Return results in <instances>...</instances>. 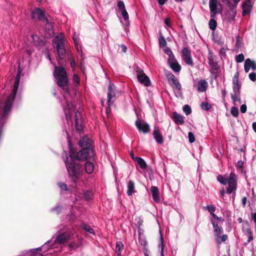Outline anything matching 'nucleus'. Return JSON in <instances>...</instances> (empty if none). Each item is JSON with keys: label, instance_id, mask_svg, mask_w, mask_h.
<instances>
[{"label": "nucleus", "instance_id": "1", "mask_svg": "<svg viewBox=\"0 0 256 256\" xmlns=\"http://www.w3.org/2000/svg\"><path fill=\"white\" fill-rule=\"evenodd\" d=\"M80 156L68 152L64 160V162L68 171V174L70 180L76 184L84 174V165L81 163L90 159L84 158Z\"/></svg>", "mask_w": 256, "mask_h": 256}, {"label": "nucleus", "instance_id": "2", "mask_svg": "<svg viewBox=\"0 0 256 256\" xmlns=\"http://www.w3.org/2000/svg\"><path fill=\"white\" fill-rule=\"evenodd\" d=\"M78 145L81 148V150L78 151L72 146L70 141L68 140V152L79 156L82 154L81 156L84 157L85 158H87L92 160L94 159L96 154L92 146L90 138L87 136H83L80 140Z\"/></svg>", "mask_w": 256, "mask_h": 256}, {"label": "nucleus", "instance_id": "3", "mask_svg": "<svg viewBox=\"0 0 256 256\" xmlns=\"http://www.w3.org/2000/svg\"><path fill=\"white\" fill-rule=\"evenodd\" d=\"M20 80V77L16 76L12 91V93L8 96L5 103V105L3 108L2 116L4 118L9 114L11 110L18 88Z\"/></svg>", "mask_w": 256, "mask_h": 256}, {"label": "nucleus", "instance_id": "4", "mask_svg": "<svg viewBox=\"0 0 256 256\" xmlns=\"http://www.w3.org/2000/svg\"><path fill=\"white\" fill-rule=\"evenodd\" d=\"M217 180L222 184L228 185L226 189L227 193L230 194L236 190L237 177L235 174L231 172L228 178H225L222 175H218L217 176Z\"/></svg>", "mask_w": 256, "mask_h": 256}, {"label": "nucleus", "instance_id": "5", "mask_svg": "<svg viewBox=\"0 0 256 256\" xmlns=\"http://www.w3.org/2000/svg\"><path fill=\"white\" fill-rule=\"evenodd\" d=\"M54 46L56 48L60 59L63 60L66 56V50L62 34L58 35L53 38Z\"/></svg>", "mask_w": 256, "mask_h": 256}, {"label": "nucleus", "instance_id": "6", "mask_svg": "<svg viewBox=\"0 0 256 256\" xmlns=\"http://www.w3.org/2000/svg\"><path fill=\"white\" fill-rule=\"evenodd\" d=\"M32 16L33 20L38 19L40 21L46 22V27L50 29L51 24L48 22L47 18L45 16L44 12L39 8H37L32 12Z\"/></svg>", "mask_w": 256, "mask_h": 256}, {"label": "nucleus", "instance_id": "7", "mask_svg": "<svg viewBox=\"0 0 256 256\" xmlns=\"http://www.w3.org/2000/svg\"><path fill=\"white\" fill-rule=\"evenodd\" d=\"M136 70L138 82L140 84H144L146 86H150V80L145 74L143 70L141 69L138 66H136Z\"/></svg>", "mask_w": 256, "mask_h": 256}, {"label": "nucleus", "instance_id": "8", "mask_svg": "<svg viewBox=\"0 0 256 256\" xmlns=\"http://www.w3.org/2000/svg\"><path fill=\"white\" fill-rule=\"evenodd\" d=\"M56 82L58 86L64 92H69L68 78V76L56 79Z\"/></svg>", "mask_w": 256, "mask_h": 256}, {"label": "nucleus", "instance_id": "9", "mask_svg": "<svg viewBox=\"0 0 256 256\" xmlns=\"http://www.w3.org/2000/svg\"><path fill=\"white\" fill-rule=\"evenodd\" d=\"M70 238V235L66 232L60 233L56 236L54 240V243L59 244H64L68 242Z\"/></svg>", "mask_w": 256, "mask_h": 256}, {"label": "nucleus", "instance_id": "10", "mask_svg": "<svg viewBox=\"0 0 256 256\" xmlns=\"http://www.w3.org/2000/svg\"><path fill=\"white\" fill-rule=\"evenodd\" d=\"M182 60L186 64H192L191 51L188 48H184L181 52Z\"/></svg>", "mask_w": 256, "mask_h": 256}, {"label": "nucleus", "instance_id": "11", "mask_svg": "<svg viewBox=\"0 0 256 256\" xmlns=\"http://www.w3.org/2000/svg\"><path fill=\"white\" fill-rule=\"evenodd\" d=\"M135 124L139 132H142L144 134L150 132V127L148 124L144 121L142 122L140 120H138Z\"/></svg>", "mask_w": 256, "mask_h": 256}, {"label": "nucleus", "instance_id": "12", "mask_svg": "<svg viewBox=\"0 0 256 256\" xmlns=\"http://www.w3.org/2000/svg\"><path fill=\"white\" fill-rule=\"evenodd\" d=\"M32 38L34 46L38 49H41L46 46V38H40L36 35H33Z\"/></svg>", "mask_w": 256, "mask_h": 256}, {"label": "nucleus", "instance_id": "13", "mask_svg": "<svg viewBox=\"0 0 256 256\" xmlns=\"http://www.w3.org/2000/svg\"><path fill=\"white\" fill-rule=\"evenodd\" d=\"M75 127L77 131L81 132L84 128L82 114L80 112L76 111L75 112L74 116Z\"/></svg>", "mask_w": 256, "mask_h": 256}, {"label": "nucleus", "instance_id": "14", "mask_svg": "<svg viewBox=\"0 0 256 256\" xmlns=\"http://www.w3.org/2000/svg\"><path fill=\"white\" fill-rule=\"evenodd\" d=\"M53 76L55 80L62 78L67 76L66 70L61 66H56L53 73Z\"/></svg>", "mask_w": 256, "mask_h": 256}, {"label": "nucleus", "instance_id": "15", "mask_svg": "<svg viewBox=\"0 0 256 256\" xmlns=\"http://www.w3.org/2000/svg\"><path fill=\"white\" fill-rule=\"evenodd\" d=\"M210 220L214 229L215 236H217V238H218L220 237V235L222 232L223 229L220 226H218V222L212 218H210Z\"/></svg>", "mask_w": 256, "mask_h": 256}, {"label": "nucleus", "instance_id": "16", "mask_svg": "<svg viewBox=\"0 0 256 256\" xmlns=\"http://www.w3.org/2000/svg\"><path fill=\"white\" fill-rule=\"evenodd\" d=\"M114 85L110 83L108 88V104L110 106L113 104V102L112 101V98L115 96V93L114 92Z\"/></svg>", "mask_w": 256, "mask_h": 256}, {"label": "nucleus", "instance_id": "17", "mask_svg": "<svg viewBox=\"0 0 256 256\" xmlns=\"http://www.w3.org/2000/svg\"><path fill=\"white\" fill-rule=\"evenodd\" d=\"M153 135L156 141L158 143L162 144L164 142L162 136L160 134L159 128L158 126H154Z\"/></svg>", "mask_w": 256, "mask_h": 256}, {"label": "nucleus", "instance_id": "18", "mask_svg": "<svg viewBox=\"0 0 256 256\" xmlns=\"http://www.w3.org/2000/svg\"><path fill=\"white\" fill-rule=\"evenodd\" d=\"M73 104L70 102H66V106L64 108V111L66 119L67 120H70L72 115V110L73 108Z\"/></svg>", "mask_w": 256, "mask_h": 256}, {"label": "nucleus", "instance_id": "19", "mask_svg": "<svg viewBox=\"0 0 256 256\" xmlns=\"http://www.w3.org/2000/svg\"><path fill=\"white\" fill-rule=\"evenodd\" d=\"M252 4L250 0H246L242 5V14L244 16L250 13L252 8Z\"/></svg>", "mask_w": 256, "mask_h": 256}, {"label": "nucleus", "instance_id": "20", "mask_svg": "<svg viewBox=\"0 0 256 256\" xmlns=\"http://www.w3.org/2000/svg\"><path fill=\"white\" fill-rule=\"evenodd\" d=\"M152 198L154 202H160L159 190L156 186H152L150 188Z\"/></svg>", "mask_w": 256, "mask_h": 256}, {"label": "nucleus", "instance_id": "21", "mask_svg": "<svg viewBox=\"0 0 256 256\" xmlns=\"http://www.w3.org/2000/svg\"><path fill=\"white\" fill-rule=\"evenodd\" d=\"M172 119L177 124H182L184 123L183 117L176 112L172 113Z\"/></svg>", "mask_w": 256, "mask_h": 256}, {"label": "nucleus", "instance_id": "22", "mask_svg": "<svg viewBox=\"0 0 256 256\" xmlns=\"http://www.w3.org/2000/svg\"><path fill=\"white\" fill-rule=\"evenodd\" d=\"M208 87V82L205 80H200L198 84V90L200 92H204L206 90Z\"/></svg>", "mask_w": 256, "mask_h": 256}, {"label": "nucleus", "instance_id": "23", "mask_svg": "<svg viewBox=\"0 0 256 256\" xmlns=\"http://www.w3.org/2000/svg\"><path fill=\"white\" fill-rule=\"evenodd\" d=\"M86 160V162H85L84 166V169L86 173L88 174H91L92 173L94 170V166L92 164V162Z\"/></svg>", "mask_w": 256, "mask_h": 256}, {"label": "nucleus", "instance_id": "24", "mask_svg": "<svg viewBox=\"0 0 256 256\" xmlns=\"http://www.w3.org/2000/svg\"><path fill=\"white\" fill-rule=\"evenodd\" d=\"M134 189V182L132 180H129L128 183L127 194L128 196H132V194L136 192Z\"/></svg>", "mask_w": 256, "mask_h": 256}, {"label": "nucleus", "instance_id": "25", "mask_svg": "<svg viewBox=\"0 0 256 256\" xmlns=\"http://www.w3.org/2000/svg\"><path fill=\"white\" fill-rule=\"evenodd\" d=\"M210 70L212 74L214 75V78H216L220 72V68L218 65H210Z\"/></svg>", "mask_w": 256, "mask_h": 256}, {"label": "nucleus", "instance_id": "26", "mask_svg": "<svg viewBox=\"0 0 256 256\" xmlns=\"http://www.w3.org/2000/svg\"><path fill=\"white\" fill-rule=\"evenodd\" d=\"M172 84L175 86V88L178 91V94H180V95L182 96V85L180 83L178 79L176 78V77L170 81V84L172 86Z\"/></svg>", "mask_w": 256, "mask_h": 256}, {"label": "nucleus", "instance_id": "27", "mask_svg": "<svg viewBox=\"0 0 256 256\" xmlns=\"http://www.w3.org/2000/svg\"><path fill=\"white\" fill-rule=\"evenodd\" d=\"M138 243L141 246H144L143 248H148V242L144 236L140 232H138Z\"/></svg>", "mask_w": 256, "mask_h": 256}, {"label": "nucleus", "instance_id": "28", "mask_svg": "<svg viewBox=\"0 0 256 256\" xmlns=\"http://www.w3.org/2000/svg\"><path fill=\"white\" fill-rule=\"evenodd\" d=\"M236 4L233 5L230 8V12H229L228 16V22H231L232 21H233L234 19L235 16L236 14V10H234L235 7L236 6Z\"/></svg>", "mask_w": 256, "mask_h": 256}, {"label": "nucleus", "instance_id": "29", "mask_svg": "<svg viewBox=\"0 0 256 256\" xmlns=\"http://www.w3.org/2000/svg\"><path fill=\"white\" fill-rule=\"evenodd\" d=\"M158 44L160 48L166 47L167 45V42L161 32H159Z\"/></svg>", "mask_w": 256, "mask_h": 256}, {"label": "nucleus", "instance_id": "30", "mask_svg": "<svg viewBox=\"0 0 256 256\" xmlns=\"http://www.w3.org/2000/svg\"><path fill=\"white\" fill-rule=\"evenodd\" d=\"M218 1L217 0H210L209 6L210 11H216L218 10Z\"/></svg>", "mask_w": 256, "mask_h": 256}, {"label": "nucleus", "instance_id": "31", "mask_svg": "<svg viewBox=\"0 0 256 256\" xmlns=\"http://www.w3.org/2000/svg\"><path fill=\"white\" fill-rule=\"evenodd\" d=\"M81 228L84 230L86 232H88L90 234H94V230L88 224H86L85 223H82L80 225Z\"/></svg>", "mask_w": 256, "mask_h": 256}, {"label": "nucleus", "instance_id": "32", "mask_svg": "<svg viewBox=\"0 0 256 256\" xmlns=\"http://www.w3.org/2000/svg\"><path fill=\"white\" fill-rule=\"evenodd\" d=\"M124 245L120 241H118L116 243V252L118 253V256H121V251L124 249Z\"/></svg>", "mask_w": 256, "mask_h": 256}, {"label": "nucleus", "instance_id": "33", "mask_svg": "<svg viewBox=\"0 0 256 256\" xmlns=\"http://www.w3.org/2000/svg\"><path fill=\"white\" fill-rule=\"evenodd\" d=\"M242 87L241 84L237 85H232L233 92L230 94L231 95L240 94V88Z\"/></svg>", "mask_w": 256, "mask_h": 256}, {"label": "nucleus", "instance_id": "34", "mask_svg": "<svg viewBox=\"0 0 256 256\" xmlns=\"http://www.w3.org/2000/svg\"><path fill=\"white\" fill-rule=\"evenodd\" d=\"M142 169H145L147 167L146 162L142 158L138 157L136 158V161Z\"/></svg>", "mask_w": 256, "mask_h": 256}, {"label": "nucleus", "instance_id": "35", "mask_svg": "<svg viewBox=\"0 0 256 256\" xmlns=\"http://www.w3.org/2000/svg\"><path fill=\"white\" fill-rule=\"evenodd\" d=\"M208 26L210 30H214L217 26V22L214 18H211L208 22Z\"/></svg>", "mask_w": 256, "mask_h": 256}, {"label": "nucleus", "instance_id": "36", "mask_svg": "<svg viewBox=\"0 0 256 256\" xmlns=\"http://www.w3.org/2000/svg\"><path fill=\"white\" fill-rule=\"evenodd\" d=\"M228 238L226 234H224L222 236L220 235V237L218 238L217 236H215V240L218 244H220L222 242H224Z\"/></svg>", "mask_w": 256, "mask_h": 256}, {"label": "nucleus", "instance_id": "37", "mask_svg": "<svg viewBox=\"0 0 256 256\" xmlns=\"http://www.w3.org/2000/svg\"><path fill=\"white\" fill-rule=\"evenodd\" d=\"M239 75L240 73L238 72H236L233 77L232 78V85H237V84H240L239 82Z\"/></svg>", "mask_w": 256, "mask_h": 256}, {"label": "nucleus", "instance_id": "38", "mask_svg": "<svg viewBox=\"0 0 256 256\" xmlns=\"http://www.w3.org/2000/svg\"><path fill=\"white\" fill-rule=\"evenodd\" d=\"M200 107L202 109L208 111L212 108V106L207 102H202L200 104Z\"/></svg>", "mask_w": 256, "mask_h": 256}, {"label": "nucleus", "instance_id": "39", "mask_svg": "<svg viewBox=\"0 0 256 256\" xmlns=\"http://www.w3.org/2000/svg\"><path fill=\"white\" fill-rule=\"evenodd\" d=\"M166 76L167 78L168 81L170 84V81L176 78V76L170 72L166 71L165 72Z\"/></svg>", "mask_w": 256, "mask_h": 256}, {"label": "nucleus", "instance_id": "40", "mask_svg": "<svg viewBox=\"0 0 256 256\" xmlns=\"http://www.w3.org/2000/svg\"><path fill=\"white\" fill-rule=\"evenodd\" d=\"M231 98L233 102L236 104V102L241 103V98H240V94L231 95Z\"/></svg>", "mask_w": 256, "mask_h": 256}, {"label": "nucleus", "instance_id": "41", "mask_svg": "<svg viewBox=\"0 0 256 256\" xmlns=\"http://www.w3.org/2000/svg\"><path fill=\"white\" fill-rule=\"evenodd\" d=\"M230 113L234 117H238L239 114L238 109L236 106H232L230 110Z\"/></svg>", "mask_w": 256, "mask_h": 256}, {"label": "nucleus", "instance_id": "42", "mask_svg": "<svg viewBox=\"0 0 256 256\" xmlns=\"http://www.w3.org/2000/svg\"><path fill=\"white\" fill-rule=\"evenodd\" d=\"M204 208L207 210L210 213L212 216V214H214V212L216 211V206L211 204L207 206L206 208Z\"/></svg>", "mask_w": 256, "mask_h": 256}, {"label": "nucleus", "instance_id": "43", "mask_svg": "<svg viewBox=\"0 0 256 256\" xmlns=\"http://www.w3.org/2000/svg\"><path fill=\"white\" fill-rule=\"evenodd\" d=\"M92 192H90L87 191L85 192L83 194V198L86 200H90L92 199Z\"/></svg>", "mask_w": 256, "mask_h": 256}, {"label": "nucleus", "instance_id": "44", "mask_svg": "<svg viewBox=\"0 0 256 256\" xmlns=\"http://www.w3.org/2000/svg\"><path fill=\"white\" fill-rule=\"evenodd\" d=\"M168 64H178L176 59L174 58L173 54L172 56H169L168 58Z\"/></svg>", "mask_w": 256, "mask_h": 256}, {"label": "nucleus", "instance_id": "45", "mask_svg": "<svg viewBox=\"0 0 256 256\" xmlns=\"http://www.w3.org/2000/svg\"><path fill=\"white\" fill-rule=\"evenodd\" d=\"M183 110L186 116L189 115L192 112L191 108L188 104H186L183 106Z\"/></svg>", "mask_w": 256, "mask_h": 256}, {"label": "nucleus", "instance_id": "46", "mask_svg": "<svg viewBox=\"0 0 256 256\" xmlns=\"http://www.w3.org/2000/svg\"><path fill=\"white\" fill-rule=\"evenodd\" d=\"M247 236H248V240H247V243H249L251 241H252L254 239L252 232L250 229L247 230Z\"/></svg>", "mask_w": 256, "mask_h": 256}, {"label": "nucleus", "instance_id": "47", "mask_svg": "<svg viewBox=\"0 0 256 256\" xmlns=\"http://www.w3.org/2000/svg\"><path fill=\"white\" fill-rule=\"evenodd\" d=\"M244 57L242 54H240L236 56V60L238 63H240L244 60Z\"/></svg>", "mask_w": 256, "mask_h": 256}, {"label": "nucleus", "instance_id": "48", "mask_svg": "<svg viewBox=\"0 0 256 256\" xmlns=\"http://www.w3.org/2000/svg\"><path fill=\"white\" fill-rule=\"evenodd\" d=\"M58 186L60 187V188L62 190L66 191H68V190L67 185L64 182H60L58 183Z\"/></svg>", "mask_w": 256, "mask_h": 256}, {"label": "nucleus", "instance_id": "49", "mask_svg": "<svg viewBox=\"0 0 256 256\" xmlns=\"http://www.w3.org/2000/svg\"><path fill=\"white\" fill-rule=\"evenodd\" d=\"M63 209V207L62 206H57L52 209V211L57 214H59L61 212Z\"/></svg>", "mask_w": 256, "mask_h": 256}, {"label": "nucleus", "instance_id": "50", "mask_svg": "<svg viewBox=\"0 0 256 256\" xmlns=\"http://www.w3.org/2000/svg\"><path fill=\"white\" fill-rule=\"evenodd\" d=\"M171 68L174 72H179L181 70L180 65H170Z\"/></svg>", "mask_w": 256, "mask_h": 256}, {"label": "nucleus", "instance_id": "51", "mask_svg": "<svg viewBox=\"0 0 256 256\" xmlns=\"http://www.w3.org/2000/svg\"><path fill=\"white\" fill-rule=\"evenodd\" d=\"M117 6H118V8H119V10L120 11H122V10H123L126 9L124 2L120 0V1L118 2L117 3Z\"/></svg>", "mask_w": 256, "mask_h": 256}, {"label": "nucleus", "instance_id": "52", "mask_svg": "<svg viewBox=\"0 0 256 256\" xmlns=\"http://www.w3.org/2000/svg\"><path fill=\"white\" fill-rule=\"evenodd\" d=\"M188 140L190 143H192L195 140L194 134L192 132H189L188 134Z\"/></svg>", "mask_w": 256, "mask_h": 256}, {"label": "nucleus", "instance_id": "53", "mask_svg": "<svg viewBox=\"0 0 256 256\" xmlns=\"http://www.w3.org/2000/svg\"><path fill=\"white\" fill-rule=\"evenodd\" d=\"M121 12H122V14L124 20H128V18H129V16H128V13L127 12L126 10V9L123 10L121 11Z\"/></svg>", "mask_w": 256, "mask_h": 256}, {"label": "nucleus", "instance_id": "54", "mask_svg": "<svg viewBox=\"0 0 256 256\" xmlns=\"http://www.w3.org/2000/svg\"><path fill=\"white\" fill-rule=\"evenodd\" d=\"M249 78L252 82L256 80V73L254 72H251L249 74Z\"/></svg>", "mask_w": 256, "mask_h": 256}, {"label": "nucleus", "instance_id": "55", "mask_svg": "<svg viewBox=\"0 0 256 256\" xmlns=\"http://www.w3.org/2000/svg\"><path fill=\"white\" fill-rule=\"evenodd\" d=\"M212 218L214 220H216L220 221V222H224V219L223 218L218 217L215 214H212Z\"/></svg>", "mask_w": 256, "mask_h": 256}, {"label": "nucleus", "instance_id": "56", "mask_svg": "<svg viewBox=\"0 0 256 256\" xmlns=\"http://www.w3.org/2000/svg\"><path fill=\"white\" fill-rule=\"evenodd\" d=\"M161 250H160V256H164V240L162 236H161Z\"/></svg>", "mask_w": 256, "mask_h": 256}, {"label": "nucleus", "instance_id": "57", "mask_svg": "<svg viewBox=\"0 0 256 256\" xmlns=\"http://www.w3.org/2000/svg\"><path fill=\"white\" fill-rule=\"evenodd\" d=\"M72 80H73L74 82L75 83H76L77 84H79V83H80V78L78 76L77 74H74L73 75Z\"/></svg>", "mask_w": 256, "mask_h": 256}, {"label": "nucleus", "instance_id": "58", "mask_svg": "<svg viewBox=\"0 0 256 256\" xmlns=\"http://www.w3.org/2000/svg\"><path fill=\"white\" fill-rule=\"evenodd\" d=\"M247 106L245 104L240 106V110L242 113H245L246 112Z\"/></svg>", "mask_w": 256, "mask_h": 256}, {"label": "nucleus", "instance_id": "59", "mask_svg": "<svg viewBox=\"0 0 256 256\" xmlns=\"http://www.w3.org/2000/svg\"><path fill=\"white\" fill-rule=\"evenodd\" d=\"M244 162L242 160H238L236 164V167L239 168H242Z\"/></svg>", "mask_w": 256, "mask_h": 256}, {"label": "nucleus", "instance_id": "60", "mask_svg": "<svg viewBox=\"0 0 256 256\" xmlns=\"http://www.w3.org/2000/svg\"><path fill=\"white\" fill-rule=\"evenodd\" d=\"M164 52L168 56H172V52L170 48H166L164 50Z\"/></svg>", "mask_w": 256, "mask_h": 256}, {"label": "nucleus", "instance_id": "61", "mask_svg": "<svg viewBox=\"0 0 256 256\" xmlns=\"http://www.w3.org/2000/svg\"><path fill=\"white\" fill-rule=\"evenodd\" d=\"M164 23L168 26L170 27V26H171L170 20L169 18H166V19H165Z\"/></svg>", "mask_w": 256, "mask_h": 256}, {"label": "nucleus", "instance_id": "62", "mask_svg": "<svg viewBox=\"0 0 256 256\" xmlns=\"http://www.w3.org/2000/svg\"><path fill=\"white\" fill-rule=\"evenodd\" d=\"M22 70V69L21 68L20 65H18V72H17L16 76H18V77L20 78V74H21Z\"/></svg>", "mask_w": 256, "mask_h": 256}, {"label": "nucleus", "instance_id": "63", "mask_svg": "<svg viewBox=\"0 0 256 256\" xmlns=\"http://www.w3.org/2000/svg\"><path fill=\"white\" fill-rule=\"evenodd\" d=\"M218 13V10H216V11H210V17L212 18H214H214L216 17V14Z\"/></svg>", "mask_w": 256, "mask_h": 256}, {"label": "nucleus", "instance_id": "64", "mask_svg": "<svg viewBox=\"0 0 256 256\" xmlns=\"http://www.w3.org/2000/svg\"><path fill=\"white\" fill-rule=\"evenodd\" d=\"M244 64H256L254 61H252L250 58H247L244 62Z\"/></svg>", "mask_w": 256, "mask_h": 256}]
</instances>
